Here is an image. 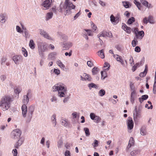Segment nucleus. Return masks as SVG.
Wrapping results in <instances>:
<instances>
[{
    "mask_svg": "<svg viewBox=\"0 0 156 156\" xmlns=\"http://www.w3.org/2000/svg\"><path fill=\"white\" fill-rule=\"evenodd\" d=\"M132 30L134 33V34H135V36L136 35V34H137L138 31V29L137 28H135L134 29H132Z\"/></svg>",
    "mask_w": 156,
    "mask_h": 156,
    "instance_id": "13d9d810",
    "label": "nucleus"
},
{
    "mask_svg": "<svg viewBox=\"0 0 156 156\" xmlns=\"http://www.w3.org/2000/svg\"><path fill=\"white\" fill-rule=\"evenodd\" d=\"M110 21L114 25L116 24L117 23L115 17L112 14L110 16Z\"/></svg>",
    "mask_w": 156,
    "mask_h": 156,
    "instance_id": "4be33fe9",
    "label": "nucleus"
},
{
    "mask_svg": "<svg viewBox=\"0 0 156 156\" xmlns=\"http://www.w3.org/2000/svg\"><path fill=\"white\" fill-rule=\"evenodd\" d=\"M110 67V65L107 62H105V63L104 67L105 68L107 67V68H106L105 69V70H108L109 69Z\"/></svg>",
    "mask_w": 156,
    "mask_h": 156,
    "instance_id": "49530a36",
    "label": "nucleus"
},
{
    "mask_svg": "<svg viewBox=\"0 0 156 156\" xmlns=\"http://www.w3.org/2000/svg\"><path fill=\"white\" fill-rule=\"evenodd\" d=\"M29 101V98L28 97L26 96V95H24L23 96V103L24 104L23 105H26Z\"/></svg>",
    "mask_w": 156,
    "mask_h": 156,
    "instance_id": "b1692460",
    "label": "nucleus"
},
{
    "mask_svg": "<svg viewBox=\"0 0 156 156\" xmlns=\"http://www.w3.org/2000/svg\"><path fill=\"white\" fill-rule=\"evenodd\" d=\"M123 5V6L126 8H128L129 7V2L126 1L122 2Z\"/></svg>",
    "mask_w": 156,
    "mask_h": 156,
    "instance_id": "f704fd0d",
    "label": "nucleus"
},
{
    "mask_svg": "<svg viewBox=\"0 0 156 156\" xmlns=\"http://www.w3.org/2000/svg\"><path fill=\"white\" fill-rule=\"evenodd\" d=\"M97 53H98V55L101 58H104L105 55L104 53V50L103 49L99 51Z\"/></svg>",
    "mask_w": 156,
    "mask_h": 156,
    "instance_id": "393cba45",
    "label": "nucleus"
},
{
    "mask_svg": "<svg viewBox=\"0 0 156 156\" xmlns=\"http://www.w3.org/2000/svg\"><path fill=\"white\" fill-rule=\"evenodd\" d=\"M57 55V53L56 52H53L51 53L49 55V57L52 58H54L55 56Z\"/></svg>",
    "mask_w": 156,
    "mask_h": 156,
    "instance_id": "a19ab883",
    "label": "nucleus"
},
{
    "mask_svg": "<svg viewBox=\"0 0 156 156\" xmlns=\"http://www.w3.org/2000/svg\"><path fill=\"white\" fill-rule=\"evenodd\" d=\"M10 98L8 96H5L2 98L1 101L2 105V109L4 111L8 110L11 106Z\"/></svg>",
    "mask_w": 156,
    "mask_h": 156,
    "instance_id": "7ed1b4c3",
    "label": "nucleus"
},
{
    "mask_svg": "<svg viewBox=\"0 0 156 156\" xmlns=\"http://www.w3.org/2000/svg\"><path fill=\"white\" fill-rule=\"evenodd\" d=\"M133 122L132 119L131 117H128L127 121V124L128 128L130 130L132 129L133 127Z\"/></svg>",
    "mask_w": 156,
    "mask_h": 156,
    "instance_id": "1a4fd4ad",
    "label": "nucleus"
},
{
    "mask_svg": "<svg viewBox=\"0 0 156 156\" xmlns=\"http://www.w3.org/2000/svg\"><path fill=\"white\" fill-rule=\"evenodd\" d=\"M63 144V142L62 139H59L57 142V146L58 148L62 147V146Z\"/></svg>",
    "mask_w": 156,
    "mask_h": 156,
    "instance_id": "2f4dec72",
    "label": "nucleus"
},
{
    "mask_svg": "<svg viewBox=\"0 0 156 156\" xmlns=\"http://www.w3.org/2000/svg\"><path fill=\"white\" fill-rule=\"evenodd\" d=\"M38 51L39 54L41 57L44 56V52L47 50V46L45 43L43 42L38 41L37 43Z\"/></svg>",
    "mask_w": 156,
    "mask_h": 156,
    "instance_id": "20e7f679",
    "label": "nucleus"
},
{
    "mask_svg": "<svg viewBox=\"0 0 156 156\" xmlns=\"http://www.w3.org/2000/svg\"><path fill=\"white\" fill-rule=\"evenodd\" d=\"M107 32L105 31H103L101 32L98 35V37H106Z\"/></svg>",
    "mask_w": 156,
    "mask_h": 156,
    "instance_id": "c85d7f7f",
    "label": "nucleus"
},
{
    "mask_svg": "<svg viewBox=\"0 0 156 156\" xmlns=\"http://www.w3.org/2000/svg\"><path fill=\"white\" fill-rule=\"evenodd\" d=\"M113 56L114 58H115L117 61L120 62L122 65L124 64L123 60L121 56H119L118 55H115L114 54H113Z\"/></svg>",
    "mask_w": 156,
    "mask_h": 156,
    "instance_id": "2eb2a0df",
    "label": "nucleus"
},
{
    "mask_svg": "<svg viewBox=\"0 0 156 156\" xmlns=\"http://www.w3.org/2000/svg\"><path fill=\"white\" fill-rule=\"evenodd\" d=\"M75 8V5L69 2V0H65L63 5H62V4H60L58 10L60 12H65L64 14L66 15L70 14L71 13L70 10Z\"/></svg>",
    "mask_w": 156,
    "mask_h": 156,
    "instance_id": "f257e3e1",
    "label": "nucleus"
},
{
    "mask_svg": "<svg viewBox=\"0 0 156 156\" xmlns=\"http://www.w3.org/2000/svg\"><path fill=\"white\" fill-rule=\"evenodd\" d=\"M105 94V91L104 89L100 90L98 92V95L101 97L104 96Z\"/></svg>",
    "mask_w": 156,
    "mask_h": 156,
    "instance_id": "bb28decb",
    "label": "nucleus"
},
{
    "mask_svg": "<svg viewBox=\"0 0 156 156\" xmlns=\"http://www.w3.org/2000/svg\"><path fill=\"white\" fill-rule=\"evenodd\" d=\"M52 2V0H45L41 4L42 9L44 10L48 9L51 6Z\"/></svg>",
    "mask_w": 156,
    "mask_h": 156,
    "instance_id": "6e6552de",
    "label": "nucleus"
},
{
    "mask_svg": "<svg viewBox=\"0 0 156 156\" xmlns=\"http://www.w3.org/2000/svg\"><path fill=\"white\" fill-rule=\"evenodd\" d=\"M133 2L136 5V6L138 8V9L139 10H140V8L141 7V4L139 2H137L136 0H134Z\"/></svg>",
    "mask_w": 156,
    "mask_h": 156,
    "instance_id": "7c9ffc66",
    "label": "nucleus"
},
{
    "mask_svg": "<svg viewBox=\"0 0 156 156\" xmlns=\"http://www.w3.org/2000/svg\"><path fill=\"white\" fill-rule=\"evenodd\" d=\"M96 116V115H95V114L93 113H91L90 114V117L91 119L93 120L94 119V118Z\"/></svg>",
    "mask_w": 156,
    "mask_h": 156,
    "instance_id": "0e129e2a",
    "label": "nucleus"
},
{
    "mask_svg": "<svg viewBox=\"0 0 156 156\" xmlns=\"http://www.w3.org/2000/svg\"><path fill=\"white\" fill-rule=\"evenodd\" d=\"M61 39L63 41H65L67 39V37L65 34H62L61 36Z\"/></svg>",
    "mask_w": 156,
    "mask_h": 156,
    "instance_id": "603ef678",
    "label": "nucleus"
},
{
    "mask_svg": "<svg viewBox=\"0 0 156 156\" xmlns=\"http://www.w3.org/2000/svg\"><path fill=\"white\" fill-rule=\"evenodd\" d=\"M51 121L53 126L55 127L56 125V115L53 114L51 117Z\"/></svg>",
    "mask_w": 156,
    "mask_h": 156,
    "instance_id": "6ab92c4d",
    "label": "nucleus"
},
{
    "mask_svg": "<svg viewBox=\"0 0 156 156\" xmlns=\"http://www.w3.org/2000/svg\"><path fill=\"white\" fill-rule=\"evenodd\" d=\"M148 98V96L147 95H142L141 98H139V100L140 104H141L144 101L147 100Z\"/></svg>",
    "mask_w": 156,
    "mask_h": 156,
    "instance_id": "a211bd4d",
    "label": "nucleus"
},
{
    "mask_svg": "<svg viewBox=\"0 0 156 156\" xmlns=\"http://www.w3.org/2000/svg\"><path fill=\"white\" fill-rule=\"evenodd\" d=\"M101 118L99 116L96 115L93 120H95V122L98 123L101 121Z\"/></svg>",
    "mask_w": 156,
    "mask_h": 156,
    "instance_id": "a18cd8bd",
    "label": "nucleus"
},
{
    "mask_svg": "<svg viewBox=\"0 0 156 156\" xmlns=\"http://www.w3.org/2000/svg\"><path fill=\"white\" fill-rule=\"evenodd\" d=\"M63 49H68L72 46V43L70 42H68L63 44Z\"/></svg>",
    "mask_w": 156,
    "mask_h": 156,
    "instance_id": "dca6fc26",
    "label": "nucleus"
},
{
    "mask_svg": "<svg viewBox=\"0 0 156 156\" xmlns=\"http://www.w3.org/2000/svg\"><path fill=\"white\" fill-rule=\"evenodd\" d=\"M22 115L23 117L25 118L27 116V107L26 105H23L22 106Z\"/></svg>",
    "mask_w": 156,
    "mask_h": 156,
    "instance_id": "f8f14e48",
    "label": "nucleus"
},
{
    "mask_svg": "<svg viewBox=\"0 0 156 156\" xmlns=\"http://www.w3.org/2000/svg\"><path fill=\"white\" fill-rule=\"evenodd\" d=\"M40 34L43 36L47 32L41 29L40 30Z\"/></svg>",
    "mask_w": 156,
    "mask_h": 156,
    "instance_id": "bf43d9fd",
    "label": "nucleus"
},
{
    "mask_svg": "<svg viewBox=\"0 0 156 156\" xmlns=\"http://www.w3.org/2000/svg\"><path fill=\"white\" fill-rule=\"evenodd\" d=\"M54 72L56 74L58 75L60 74V71L59 69H54Z\"/></svg>",
    "mask_w": 156,
    "mask_h": 156,
    "instance_id": "680f3d73",
    "label": "nucleus"
},
{
    "mask_svg": "<svg viewBox=\"0 0 156 156\" xmlns=\"http://www.w3.org/2000/svg\"><path fill=\"white\" fill-rule=\"evenodd\" d=\"M65 156H71L70 152L66 150L65 153Z\"/></svg>",
    "mask_w": 156,
    "mask_h": 156,
    "instance_id": "774afa93",
    "label": "nucleus"
},
{
    "mask_svg": "<svg viewBox=\"0 0 156 156\" xmlns=\"http://www.w3.org/2000/svg\"><path fill=\"white\" fill-rule=\"evenodd\" d=\"M53 14L52 12H48L47 13L46 19L47 20H48L51 19L53 16Z\"/></svg>",
    "mask_w": 156,
    "mask_h": 156,
    "instance_id": "cd10ccee",
    "label": "nucleus"
},
{
    "mask_svg": "<svg viewBox=\"0 0 156 156\" xmlns=\"http://www.w3.org/2000/svg\"><path fill=\"white\" fill-rule=\"evenodd\" d=\"M101 118L99 116L96 115L93 120H95V122L98 123L101 121Z\"/></svg>",
    "mask_w": 156,
    "mask_h": 156,
    "instance_id": "c03bdc74",
    "label": "nucleus"
},
{
    "mask_svg": "<svg viewBox=\"0 0 156 156\" xmlns=\"http://www.w3.org/2000/svg\"><path fill=\"white\" fill-rule=\"evenodd\" d=\"M12 153L13 154V156H17L18 154L17 151L16 149H14L12 151Z\"/></svg>",
    "mask_w": 156,
    "mask_h": 156,
    "instance_id": "338daca9",
    "label": "nucleus"
},
{
    "mask_svg": "<svg viewBox=\"0 0 156 156\" xmlns=\"http://www.w3.org/2000/svg\"><path fill=\"white\" fill-rule=\"evenodd\" d=\"M136 97V91L131 92L130 100L131 103L133 104L134 102V101Z\"/></svg>",
    "mask_w": 156,
    "mask_h": 156,
    "instance_id": "4468645a",
    "label": "nucleus"
},
{
    "mask_svg": "<svg viewBox=\"0 0 156 156\" xmlns=\"http://www.w3.org/2000/svg\"><path fill=\"white\" fill-rule=\"evenodd\" d=\"M147 73L146 72L144 71V72H141L140 73V76L142 77H144L146 75Z\"/></svg>",
    "mask_w": 156,
    "mask_h": 156,
    "instance_id": "4d7b16f0",
    "label": "nucleus"
},
{
    "mask_svg": "<svg viewBox=\"0 0 156 156\" xmlns=\"http://www.w3.org/2000/svg\"><path fill=\"white\" fill-rule=\"evenodd\" d=\"M130 87L131 90L132 92L136 91L135 90V87L134 85V84L132 82H131L130 83Z\"/></svg>",
    "mask_w": 156,
    "mask_h": 156,
    "instance_id": "79ce46f5",
    "label": "nucleus"
},
{
    "mask_svg": "<svg viewBox=\"0 0 156 156\" xmlns=\"http://www.w3.org/2000/svg\"><path fill=\"white\" fill-rule=\"evenodd\" d=\"M61 124L65 126H66L68 125V123L66 120L62 119L61 120Z\"/></svg>",
    "mask_w": 156,
    "mask_h": 156,
    "instance_id": "473e14b6",
    "label": "nucleus"
},
{
    "mask_svg": "<svg viewBox=\"0 0 156 156\" xmlns=\"http://www.w3.org/2000/svg\"><path fill=\"white\" fill-rule=\"evenodd\" d=\"M43 36L44 38H47L48 40H52L51 38V37L49 35V34L47 32Z\"/></svg>",
    "mask_w": 156,
    "mask_h": 156,
    "instance_id": "de8ad7c7",
    "label": "nucleus"
},
{
    "mask_svg": "<svg viewBox=\"0 0 156 156\" xmlns=\"http://www.w3.org/2000/svg\"><path fill=\"white\" fill-rule=\"evenodd\" d=\"M135 21V18L133 17H132L130 18L127 21V23L129 24H131Z\"/></svg>",
    "mask_w": 156,
    "mask_h": 156,
    "instance_id": "72a5a7b5",
    "label": "nucleus"
},
{
    "mask_svg": "<svg viewBox=\"0 0 156 156\" xmlns=\"http://www.w3.org/2000/svg\"><path fill=\"white\" fill-rule=\"evenodd\" d=\"M16 30L17 32L19 33H21L23 32V31L21 30L20 28L18 26H16Z\"/></svg>",
    "mask_w": 156,
    "mask_h": 156,
    "instance_id": "5fc2aeb1",
    "label": "nucleus"
},
{
    "mask_svg": "<svg viewBox=\"0 0 156 156\" xmlns=\"http://www.w3.org/2000/svg\"><path fill=\"white\" fill-rule=\"evenodd\" d=\"M6 14L3 13L0 14V22L2 24L5 23L7 19Z\"/></svg>",
    "mask_w": 156,
    "mask_h": 156,
    "instance_id": "9b49d317",
    "label": "nucleus"
},
{
    "mask_svg": "<svg viewBox=\"0 0 156 156\" xmlns=\"http://www.w3.org/2000/svg\"><path fill=\"white\" fill-rule=\"evenodd\" d=\"M24 139L22 138H20L18 140L16 144L15 145V148H18L23 143Z\"/></svg>",
    "mask_w": 156,
    "mask_h": 156,
    "instance_id": "f3484780",
    "label": "nucleus"
},
{
    "mask_svg": "<svg viewBox=\"0 0 156 156\" xmlns=\"http://www.w3.org/2000/svg\"><path fill=\"white\" fill-rule=\"evenodd\" d=\"M144 35V33L143 31H139L136 34V38L141 40Z\"/></svg>",
    "mask_w": 156,
    "mask_h": 156,
    "instance_id": "ddd939ff",
    "label": "nucleus"
},
{
    "mask_svg": "<svg viewBox=\"0 0 156 156\" xmlns=\"http://www.w3.org/2000/svg\"><path fill=\"white\" fill-rule=\"evenodd\" d=\"M134 143V140L133 137H131L130 139L129 142L128 146L127 147V149H128L132 146H133Z\"/></svg>",
    "mask_w": 156,
    "mask_h": 156,
    "instance_id": "5701e85b",
    "label": "nucleus"
},
{
    "mask_svg": "<svg viewBox=\"0 0 156 156\" xmlns=\"http://www.w3.org/2000/svg\"><path fill=\"white\" fill-rule=\"evenodd\" d=\"M101 118L99 116L96 115L93 120H95V122L98 123L101 121Z\"/></svg>",
    "mask_w": 156,
    "mask_h": 156,
    "instance_id": "37998d69",
    "label": "nucleus"
},
{
    "mask_svg": "<svg viewBox=\"0 0 156 156\" xmlns=\"http://www.w3.org/2000/svg\"><path fill=\"white\" fill-rule=\"evenodd\" d=\"M21 134V131L18 129H16L11 133V137L14 139H19Z\"/></svg>",
    "mask_w": 156,
    "mask_h": 156,
    "instance_id": "423d86ee",
    "label": "nucleus"
},
{
    "mask_svg": "<svg viewBox=\"0 0 156 156\" xmlns=\"http://www.w3.org/2000/svg\"><path fill=\"white\" fill-rule=\"evenodd\" d=\"M152 18L153 17L151 16H149L148 17V22L151 24H154V21L152 20Z\"/></svg>",
    "mask_w": 156,
    "mask_h": 156,
    "instance_id": "ea45409f",
    "label": "nucleus"
},
{
    "mask_svg": "<svg viewBox=\"0 0 156 156\" xmlns=\"http://www.w3.org/2000/svg\"><path fill=\"white\" fill-rule=\"evenodd\" d=\"M103 73V71H102L101 72V79L102 80H104L107 77L106 73H105V74H104Z\"/></svg>",
    "mask_w": 156,
    "mask_h": 156,
    "instance_id": "09e8293b",
    "label": "nucleus"
},
{
    "mask_svg": "<svg viewBox=\"0 0 156 156\" xmlns=\"http://www.w3.org/2000/svg\"><path fill=\"white\" fill-rule=\"evenodd\" d=\"M153 92L154 94H156V84H154L153 87Z\"/></svg>",
    "mask_w": 156,
    "mask_h": 156,
    "instance_id": "864d4df0",
    "label": "nucleus"
},
{
    "mask_svg": "<svg viewBox=\"0 0 156 156\" xmlns=\"http://www.w3.org/2000/svg\"><path fill=\"white\" fill-rule=\"evenodd\" d=\"M35 109V107L33 105H30L28 108L27 115V120L30 121L32 118V115Z\"/></svg>",
    "mask_w": 156,
    "mask_h": 156,
    "instance_id": "0eeeda50",
    "label": "nucleus"
},
{
    "mask_svg": "<svg viewBox=\"0 0 156 156\" xmlns=\"http://www.w3.org/2000/svg\"><path fill=\"white\" fill-rule=\"evenodd\" d=\"M6 78V76L5 75H1L0 76V79L2 81H4Z\"/></svg>",
    "mask_w": 156,
    "mask_h": 156,
    "instance_id": "052dcab7",
    "label": "nucleus"
},
{
    "mask_svg": "<svg viewBox=\"0 0 156 156\" xmlns=\"http://www.w3.org/2000/svg\"><path fill=\"white\" fill-rule=\"evenodd\" d=\"M99 69L96 67H94L92 70V73L93 75H97L99 72Z\"/></svg>",
    "mask_w": 156,
    "mask_h": 156,
    "instance_id": "aec40b11",
    "label": "nucleus"
},
{
    "mask_svg": "<svg viewBox=\"0 0 156 156\" xmlns=\"http://www.w3.org/2000/svg\"><path fill=\"white\" fill-rule=\"evenodd\" d=\"M84 74L85 75H83V76H85L84 78V79H85V80H87L89 81H90L91 80V78L89 75L86 73H84Z\"/></svg>",
    "mask_w": 156,
    "mask_h": 156,
    "instance_id": "e433bc0d",
    "label": "nucleus"
},
{
    "mask_svg": "<svg viewBox=\"0 0 156 156\" xmlns=\"http://www.w3.org/2000/svg\"><path fill=\"white\" fill-rule=\"evenodd\" d=\"M92 145L94 147H97L98 145V142L97 140H95L94 143L92 144Z\"/></svg>",
    "mask_w": 156,
    "mask_h": 156,
    "instance_id": "3c124183",
    "label": "nucleus"
},
{
    "mask_svg": "<svg viewBox=\"0 0 156 156\" xmlns=\"http://www.w3.org/2000/svg\"><path fill=\"white\" fill-rule=\"evenodd\" d=\"M22 51L23 55L25 57H27V52L25 49L24 48H22Z\"/></svg>",
    "mask_w": 156,
    "mask_h": 156,
    "instance_id": "58836bf2",
    "label": "nucleus"
},
{
    "mask_svg": "<svg viewBox=\"0 0 156 156\" xmlns=\"http://www.w3.org/2000/svg\"><path fill=\"white\" fill-rule=\"evenodd\" d=\"M85 132V133L87 136H89L90 135V133L88 128H84L83 129Z\"/></svg>",
    "mask_w": 156,
    "mask_h": 156,
    "instance_id": "c9c22d12",
    "label": "nucleus"
},
{
    "mask_svg": "<svg viewBox=\"0 0 156 156\" xmlns=\"http://www.w3.org/2000/svg\"><path fill=\"white\" fill-rule=\"evenodd\" d=\"M29 46L31 49H34L35 48V44L33 40H30L29 42Z\"/></svg>",
    "mask_w": 156,
    "mask_h": 156,
    "instance_id": "412c9836",
    "label": "nucleus"
},
{
    "mask_svg": "<svg viewBox=\"0 0 156 156\" xmlns=\"http://www.w3.org/2000/svg\"><path fill=\"white\" fill-rule=\"evenodd\" d=\"M52 91L55 92L58 91V95L60 97H64L66 96L65 94L67 91L66 87L63 85H61L59 84H55L52 87Z\"/></svg>",
    "mask_w": 156,
    "mask_h": 156,
    "instance_id": "f03ea898",
    "label": "nucleus"
},
{
    "mask_svg": "<svg viewBox=\"0 0 156 156\" xmlns=\"http://www.w3.org/2000/svg\"><path fill=\"white\" fill-rule=\"evenodd\" d=\"M57 63L58 66L62 69H64L65 67V65L62 63L59 60L57 61Z\"/></svg>",
    "mask_w": 156,
    "mask_h": 156,
    "instance_id": "c756f323",
    "label": "nucleus"
},
{
    "mask_svg": "<svg viewBox=\"0 0 156 156\" xmlns=\"http://www.w3.org/2000/svg\"><path fill=\"white\" fill-rule=\"evenodd\" d=\"M50 101L52 102H56L57 101L56 97L54 95L52 96L51 98L50 99Z\"/></svg>",
    "mask_w": 156,
    "mask_h": 156,
    "instance_id": "8fccbe9b",
    "label": "nucleus"
},
{
    "mask_svg": "<svg viewBox=\"0 0 156 156\" xmlns=\"http://www.w3.org/2000/svg\"><path fill=\"white\" fill-rule=\"evenodd\" d=\"M12 59L16 64H18L22 61V56L20 55H16L12 57Z\"/></svg>",
    "mask_w": 156,
    "mask_h": 156,
    "instance_id": "9d476101",
    "label": "nucleus"
},
{
    "mask_svg": "<svg viewBox=\"0 0 156 156\" xmlns=\"http://www.w3.org/2000/svg\"><path fill=\"white\" fill-rule=\"evenodd\" d=\"M142 107L140 105L138 106V108L137 106L135 107L134 112H133V120L135 122L137 117H140V114L142 110Z\"/></svg>",
    "mask_w": 156,
    "mask_h": 156,
    "instance_id": "39448f33",
    "label": "nucleus"
},
{
    "mask_svg": "<svg viewBox=\"0 0 156 156\" xmlns=\"http://www.w3.org/2000/svg\"><path fill=\"white\" fill-rule=\"evenodd\" d=\"M137 154V151H131L130 153V154L131 155L133 156H136Z\"/></svg>",
    "mask_w": 156,
    "mask_h": 156,
    "instance_id": "69168bd1",
    "label": "nucleus"
},
{
    "mask_svg": "<svg viewBox=\"0 0 156 156\" xmlns=\"http://www.w3.org/2000/svg\"><path fill=\"white\" fill-rule=\"evenodd\" d=\"M140 133L143 136H144L146 135V131L145 127H142L140 129Z\"/></svg>",
    "mask_w": 156,
    "mask_h": 156,
    "instance_id": "a878e982",
    "label": "nucleus"
},
{
    "mask_svg": "<svg viewBox=\"0 0 156 156\" xmlns=\"http://www.w3.org/2000/svg\"><path fill=\"white\" fill-rule=\"evenodd\" d=\"M87 64L88 66L91 67L94 65V64L91 61H88L87 62Z\"/></svg>",
    "mask_w": 156,
    "mask_h": 156,
    "instance_id": "6e6d98bb",
    "label": "nucleus"
},
{
    "mask_svg": "<svg viewBox=\"0 0 156 156\" xmlns=\"http://www.w3.org/2000/svg\"><path fill=\"white\" fill-rule=\"evenodd\" d=\"M137 39L136 38H134V40L132 41V44L133 47H135L136 45V43L138 42V41L137 40Z\"/></svg>",
    "mask_w": 156,
    "mask_h": 156,
    "instance_id": "4c0bfd02",
    "label": "nucleus"
},
{
    "mask_svg": "<svg viewBox=\"0 0 156 156\" xmlns=\"http://www.w3.org/2000/svg\"><path fill=\"white\" fill-rule=\"evenodd\" d=\"M131 28L129 27H127L126 28L125 31H126L127 33L128 34H130L131 33Z\"/></svg>",
    "mask_w": 156,
    "mask_h": 156,
    "instance_id": "e2e57ef3",
    "label": "nucleus"
}]
</instances>
